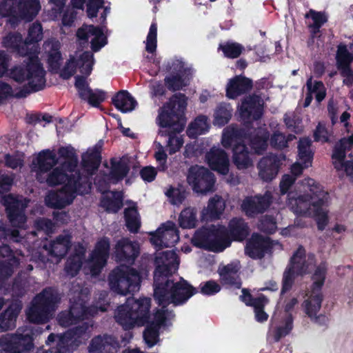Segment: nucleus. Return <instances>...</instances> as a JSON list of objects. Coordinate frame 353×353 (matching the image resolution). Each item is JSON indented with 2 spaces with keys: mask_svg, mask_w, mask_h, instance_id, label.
Masks as SVG:
<instances>
[{
  "mask_svg": "<svg viewBox=\"0 0 353 353\" xmlns=\"http://www.w3.org/2000/svg\"><path fill=\"white\" fill-rule=\"evenodd\" d=\"M325 274V268L324 266L318 267L313 276L314 283L311 294L303 303L305 313L315 321L321 318L320 316L316 317V314L321 307L322 296L320 289L323 285Z\"/></svg>",
  "mask_w": 353,
  "mask_h": 353,
  "instance_id": "15",
  "label": "nucleus"
},
{
  "mask_svg": "<svg viewBox=\"0 0 353 353\" xmlns=\"http://www.w3.org/2000/svg\"><path fill=\"white\" fill-rule=\"evenodd\" d=\"M90 187L91 183L88 177H82L79 181H74L71 176L69 181L59 190L48 193L45 199L46 203L51 208H63L70 204L77 194L88 193Z\"/></svg>",
  "mask_w": 353,
  "mask_h": 353,
  "instance_id": "8",
  "label": "nucleus"
},
{
  "mask_svg": "<svg viewBox=\"0 0 353 353\" xmlns=\"http://www.w3.org/2000/svg\"><path fill=\"white\" fill-rule=\"evenodd\" d=\"M239 269V262H232L226 265L220 266L218 272L221 283L225 285H234L236 288H239L240 283L238 281Z\"/></svg>",
  "mask_w": 353,
  "mask_h": 353,
  "instance_id": "34",
  "label": "nucleus"
},
{
  "mask_svg": "<svg viewBox=\"0 0 353 353\" xmlns=\"http://www.w3.org/2000/svg\"><path fill=\"white\" fill-rule=\"evenodd\" d=\"M169 198L170 202L173 205H180L185 198V192L181 188L170 186L165 192Z\"/></svg>",
  "mask_w": 353,
  "mask_h": 353,
  "instance_id": "58",
  "label": "nucleus"
},
{
  "mask_svg": "<svg viewBox=\"0 0 353 353\" xmlns=\"http://www.w3.org/2000/svg\"><path fill=\"white\" fill-rule=\"evenodd\" d=\"M21 0H1L0 1V18L12 17L17 19L18 8Z\"/></svg>",
  "mask_w": 353,
  "mask_h": 353,
  "instance_id": "51",
  "label": "nucleus"
},
{
  "mask_svg": "<svg viewBox=\"0 0 353 353\" xmlns=\"http://www.w3.org/2000/svg\"><path fill=\"white\" fill-rule=\"evenodd\" d=\"M42 50L43 57L46 60L50 68L53 70L59 69L62 61L59 41L54 38L47 39L43 44Z\"/></svg>",
  "mask_w": 353,
  "mask_h": 353,
  "instance_id": "26",
  "label": "nucleus"
},
{
  "mask_svg": "<svg viewBox=\"0 0 353 353\" xmlns=\"http://www.w3.org/2000/svg\"><path fill=\"white\" fill-rule=\"evenodd\" d=\"M232 108L230 104L222 103L217 106L214 114V124L222 126L231 119Z\"/></svg>",
  "mask_w": 353,
  "mask_h": 353,
  "instance_id": "47",
  "label": "nucleus"
},
{
  "mask_svg": "<svg viewBox=\"0 0 353 353\" xmlns=\"http://www.w3.org/2000/svg\"><path fill=\"white\" fill-rule=\"evenodd\" d=\"M259 228L265 232H274L276 230V222L272 216H265L260 220Z\"/></svg>",
  "mask_w": 353,
  "mask_h": 353,
  "instance_id": "64",
  "label": "nucleus"
},
{
  "mask_svg": "<svg viewBox=\"0 0 353 353\" xmlns=\"http://www.w3.org/2000/svg\"><path fill=\"white\" fill-rule=\"evenodd\" d=\"M311 141L308 138H303L300 139L298 149L299 161H304L305 167H310L312 165V152L310 148Z\"/></svg>",
  "mask_w": 353,
  "mask_h": 353,
  "instance_id": "49",
  "label": "nucleus"
},
{
  "mask_svg": "<svg viewBox=\"0 0 353 353\" xmlns=\"http://www.w3.org/2000/svg\"><path fill=\"white\" fill-rule=\"evenodd\" d=\"M187 97L181 93L175 94L165 103L169 105L170 110L173 111L180 118L183 114L187 107Z\"/></svg>",
  "mask_w": 353,
  "mask_h": 353,
  "instance_id": "48",
  "label": "nucleus"
},
{
  "mask_svg": "<svg viewBox=\"0 0 353 353\" xmlns=\"http://www.w3.org/2000/svg\"><path fill=\"white\" fill-rule=\"evenodd\" d=\"M173 111L169 108V105L165 103L159 110V114L157 118L158 125L161 128H169L179 133L183 130L184 125L180 121Z\"/></svg>",
  "mask_w": 353,
  "mask_h": 353,
  "instance_id": "29",
  "label": "nucleus"
},
{
  "mask_svg": "<svg viewBox=\"0 0 353 353\" xmlns=\"http://www.w3.org/2000/svg\"><path fill=\"white\" fill-rule=\"evenodd\" d=\"M41 9L39 0H21L18 8L17 19L31 21Z\"/></svg>",
  "mask_w": 353,
  "mask_h": 353,
  "instance_id": "35",
  "label": "nucleus"
},
{
  "mask_svg": "<svg viewBox=\"0 0 353 353\" xmlns=\"http://www.w3.org/2000/svg\"><path fill=\"white\" fill-rule=\"evenodd\" d=\"M126 226L132 232H137L140 226V221L136 208H130L125 210Z\"/></svg>",
  "mask_w": 353,
  "mask_h": 353,
  "instance_id": "57",
  "label": "nucleus"
},
{
  "mask_svg": "<svg viewBox=\"0 0 353 353\" xmlns=\"http://www.w3.org/2000/svg\"><path fill=\"white\" fill-rule=\"evenodd\" d=\"M2 45L6 48L12 50L22 57H28V62L25 65L30 63V51L26 40L19 32H10L3 37Z\"/></svg>",
  "mask_w": 353,
  "mask_h": 353,
  "instance_id": "28",
  "label": "nucleus"
},
{
  "mask_svg": "<svg viewBox=\"0 0 353 353\" xmlns=\"http://www.w3.org/2000/svg\"><path fill=\"white\" fill-rule=\"evenodd\" d=\"M85 252V248L78 243L74 245V253L67 260L65 270L70 276H74L82 265V259Z\"/></svg>",
  "mask_w": 353,
  "mask_h": 353,
  "instance_id": "37",
  "label": "nucleus"
},
{
  "mask_svg": "<svg viewBox=\"0 0 353 353\" xmlns=\"http://www.w3.org/2000/svg\"><path fill=\"white\" fill-rule=\"evenodd\" d=\"M307 88L308 92L315 94L316 99L321 102L325 97V89L322 82L317 81L313 85L312 79L310 77L307 81Z\"/></svg>",
  "mask_w": 353,
  "mask_h": 353,
  "instance_id": "59",
  "label": "nucleus"
},
{
  "mask_svg": "<svg viewBox=\"0 0 353 353\" xmlns=\"http://www.w3.org/2000/svg\"><path fill=\"white\" fill-rule=\"evenodd\" d=\"M282 159L283 158L274 154L262 158L257 165L259 178L265 182L274 179L278 174Z\"/></svg>",
  "mask_w": 353,
  "mask_h": 353,
  "instance_id": "24",
  "label": "nucleus"
},
{
  "mask_svg": "<svg viewBox=\"0 0 353 353\" xmlns=\"http://www.w3.org/2000/svg\"><path fill=\"white\" fill-rule=\"evenodd\" d=\"M179 239V236L175 224L168 221L152 234L150 241L152 245L160 249L174 245Z\"/></svg>",
  "mask_w": 353,
  "mask_h": 353,
  "instance_id": "20",
  "label": "nucleus"
},
{
  "mask_svg": "<svg viewBox=\"0 0 353 353\" xmlns=\"http://www.w3.org/2000/svg\"><path fill=\"white\" fill-rule=\"evenodd\" d=\"M59 299L57 292L51 289H45L32 301L26 311L27 319L34 323H44L52 316L55 305Z\"/></svg>",
  "mask_w": 353,
  "mask_h": 353,
  "instance_id": "9",
  "label": "nucleus"
},
{
  "mask_svg": "<svg viewBox=\"0 0 353 353\" xmlns=\"http://www.w3.org/2000/svg\"><path fill=\"white\" fill-rule=\"evenodd\" d=\"M43 39V28L41 23L35 22L33 23L29 28L28 36L26 42L27 46H29V50L30 51V62L33 59H37L41 64L39 58L35 55L38 52V47L37 43Z\"/></svg>",
  "mask_w": 353,
  "mask_h": 353,
  "instance_id": "33",
  "label": "nucleus"
},
{
  "mask_svg": "<svg viewBox=\"0 0 353 353\" xmlns=\"http://www.w3.org/2000/svg\"><path fill=\"white\" fill-rule=\"evenodd\" d=\"M157 265L154 275V299L163 307L152 315L147 314V324L143 332V339L148 347L154 346L159 341V330L166 326L168 322L174 318L172 312L165 309L163 305L184 303L194 293L195 290L186 281L181 279L174 283L168 276L174 273L179 267V261L176 253L172 250L157 253L155 257Z\"/></svg>",
  "mask_w": 353,
  "mask_h": 353,
  "instance_id": "1",
  "label": "nucleus"
},
{
  "mask_svg": "<svg viewBox=\"0 0 353 353\" xmlns=\"http://www.w3.org/2000/svg\"><path fill=\"white\" fill-rule=\"evenodd\" d=\"M77 36L79 40L85 42L89 37H91V48L94 52L99 51L107 43L106 37L102 30L92 25L83 26L77 30Z\"/></svg>",
  "mask_w": 353,
  "mask_h": 353,
  "instance_id": "25",
  "label": "nucleus"
},
{
  "mask_svg": "<svg viewBox=\"0 0 353 353\" xmlns=\"http://www.w3.org/2000/svg\"><path fill=\"white\" fill-rule=\"evenodd\" d=\"M233 161L238 169H246L252 165L248 152L244 144L237 143L234 149Z\"/></svg>",
  "mask_w": 353,
  "mask_h": 353,
  "instance_id": "40",
  "label": "nucleus"
},
{
  "mask_svg": "<svg viewBox=\"0 0 353 353\" xmlns=\"http://www.w3.org/2000/svg\"><path fill=\"white\" fill-rule=\"evenodd\" d=\"M101 205L109 212H117L123 205L122 193L111 192L101 200Z\"/></svg>",
  "mask_w": 353,
  "mask_h": 353,
  "instance_id": "42",
  "label": "nucleus"
},
{
  "mask_svg": "<svg viewBox=\"0 0 353 353\" xmlns=\"http://www.w3.org/2000/svg\"><path fill=\"white\" fill-rule=\"evenodd\" d=\"M116 343L114 339L110 336H98L94 338L88 347L90 353H100L108 345L112 346Z\"/></svg>",
  "mask_w": 353,
  "mask_h": 353,
  "instance_id": "50",
  "label": "nucleus"
},
{
  "mask_svg": "<svg viewBox=\"0 0 353 353\" xmlns=\"http://www.w3.org/2000/svg\"><path fill=\"white\" fill-rule=\"evenodd\" d=\"M150 308V299L135 300L134 298H129L125 304L117 308L114 318L125 330H130L135 325H145Z\"/></svg>",
  "mask_w": 353,
  "mask_h": 353,
  "instance_id": "6",
  "label": "nucleus"
},
{
  "mask_svg": "<svg viewBox=\"0 0 353 353\" xmlns=\"http://www.w3.org/2000/svg\"><path fill=\"white\" fill-rule=\"evenodd\" d=\"M210 125L208 118L205 116H199L192 122L188 129L187 133L190 137L195 138L198 135L205 133L209 130Z\"/></svg>",
  "mask_w": 353,
  "mask_h": 353,
  "instance_id": "44",
  "label": "nucleus"
},
{
  "mask_svg": "<svg viewBox=\"0 0 353 353\" xmlns=\"http://www.w3.org/2000/svg\"><path fill=\"white\" fill-rule=\"evenodd\" d=\"M267 303V299L264 297L255 299L252 303L254 308L256 319L259 322L265 321L268 319V315L263 311V307Z\"/></svg>",
  "mask_w": 353,
  "mask_h": 353,
  "instance_id": "60",
  "label": "nucleus"
},
{
  "mask_svg": "<svg viewBox=\"0 0 353 353\" xmlns=\"http://www.w3.org/2000/svg\"><path fill=\"white\" fill-rule=\"evenodd\" d=\"M110 250V242L108 238L102 237L97 241L94 250L85 263V268L88 269L92 275L98 274L105 265Z\"/></svg>",
  "mask_w": 353,
  "mask_h": 353,
  "instance_id": "17",
  "label": "nucleus"
},
{
  "mask_svg": "<svg viewBox=\"0 0 353 353\" xmlns=\"http://www.w3.org/2000/svg\"><path fill=\"white\" fill-rule=\"evenodd\" d=\"M272 195L270 191H266L263 195L245 197L241 205V210L249 216L263 213L270 205Z\"/></svg>",
  "mask_w": 353,
  "mask_h": 353,
  "instance_id": "21",
  "label": "nucleus"
},
{
  "mask_svg": "<svg viewBox=\"0 0 353 353\" xmlns=\"http://www.w3.org/2000/svg\"><path fill=\"white\" fill-rule=\"evenodd\" d=\"M94 57L90 52H77L70 56L64 66L61 76L68 79L74 74L77 70L83 75L76 77L75 86L78 90L80 97L94 107H97L105 99V93L101 90H92L87 83L85 77H88L92 70Z\"/></svg>",
  "mask_w": 353,
  "mask_h": 353,
  "instance_id": "5",
  "label": "nucleus"
},
{
  "mask_svg": "<svg viewBox=\"0 0 353 353\" xmlns=\"http://www.w3.org/2000/svg\"><path fill=\"white\" fill-rule=\"evenodd\" d=\"M12 177L0 174V203L3 205L10 222L14 227L23 228L26 217L23 212L29 201L22 196L14 197L12 194H3L8 192L12 185Z\"/></svg>",
  "mask_w": 353,
  "mask_h": 353,
  "instance_id": "7",
  "label": "nucleus"
},
{
  "mask_svg": "<svg viewBox=\"0 0 353 353\" xmlns=\"http://www.w3.org/2000/svg\"><path fill=\"white\" fill-rule=\"evenodd\" d=\"M45 74L43 68L37 59H33L28 65L13 67L9 71V77L21 85V88L13 89L8 83L0 81V102L8 96L23 98L42 90L46 84Z\"/></svg>",
  "mask_w": 353,
  "mask_h": 353,
  "instance_id": "4",
  "label": "nucleus"
},
{
  "mask_svg": "<svg viewBox=\"0 0 353 353\" xmlns=\"http://www.w3.org/2000/svg\"><path fill=\"white\" fill-rule=\"evenodd\" d=\"M190 76L170 74L165 78V84L170 90H179L189 84Z\"/></svg>",
  "mask_w": 353,
  "mask_h": 353,
  "instance_id": "43",
  "label": "nucleus"
},
{
  "mask_svg": "<svg viewBox=\"0 0 353 353\" xmlns=\"http://www.w3.org/2000/svg\"><path fill=\"white\" fill-rule=\"evenodd\" d=\"M206 159L210 167L222 174L229 171V159L225 152L221 149L212 148L206 154Z\"/></svg>",
  "mask_w": 353,
  "mask_h": 353,
  "instance_id": "30",
  "label": "nucleus"
},
{
  "mask_svg": "<svg viewBox=\"0 0 353 353\" xmlns=\"http://www.w3.org/2000/svg\"><path fill=\"white\" fill-rule=\"evenodd\" d=\"M314 263V255L309 254L306 259L305 249L299 246L292 255L290 263L283 274L282 293L291 288L296 276L308 272Z\"/></svg>",
  "mask_w": 353,
  "mask_h": 353,
  "instance_id": "13",
  "label": "nucleus"
},
{
  "mask_svg": "<svg viewBox=\"0 0 353 353\" xmlns=\"http://www.w3.org/2000/svg\"><path fill=\"white\" fill-rule=\"evenodd\" d=\"M57 158L56 154L50 150L41 152L34 163L37 166L39 172L37 174V179L40 182H43V174L50 171V170L57 163Z\"/></svg>",
  "mask_w": 353,
  "mask_h": 353,
  "instance_id": "32",
  "label": "nucleus"
},
{
  "mask_svg": "<svg viewBox=\"0 0 353 353\" xmlns=\"http://www.w3.org/2000/svg\"><path fill=\"white\" fill-rule=\"evenodd\" d=\"M116 259L120 262L131 264L139 253L138 243L132 241L126 238L119 240L114 245Z\"/></svg>",
  "mask_w": 353,
  "mask_h": 353,
  "instance_id": "22",
  "label": "nucleus"
},
{
  "mask_svg": "<svg viewBox=\"0 0 353 353\" xmlns=\"http://www.w3.org/2000/svg\"><path fill=\"white\" fill-rule=\"evenodd\" d=\"M70 311L71 312L72 316L75 319L77 323L79 321L83 320L87 318L88 315L93 316L97 313V309H89L86 310L84 303L81 299H79L78 301H74L72 305L70 307Z\"/></svg>",
  "mask_w": 353,
  "mask_h": 353,
  "instance_id": "45",
  "label": "nucleus"
},
{
  "mask_svg": "<svg viewBox=\"0 0 353 353\" xmlns=\"http://www.w3.org/2000/svg\"><path fill=\"white\" fill-rule=\"evenodd\" d=\"M336 63L339 70L350 67V64L353 61V54H351L345 46L340 45L338 47L336 52Z\"/></svg>",
  "mask_w": 353,
  "mask_h": 353,
  "instance_id": "55",
  "label": "nucleus"
},
{
  "mask_svg": "<svg viewBox=\"0 0 353 353\" xmlns=\"http://www.w3.org/2000/svg\"><path fill=\"white\" fill-rule=\"evenodd\" d=\"M353 148V134L341 139L334 146L332 159L336 170L344 169L347 176H353V160L343 162L345 152Z\"/></svg>",
  "mask_w": 353,
  "mask_h": 353,
  "instance_id": "19",
  "label": "nucleus"
},
{
  "mask_svg": "<svg viewBox=\"0 0 353 353\" xmlns=\"http://www.w3.org/2000/svg\"><path fill=\"white\" fill-rule=\"evenodd\" d=\"M114 105L122 112L133 110L137 103L134 97L126 90H121L112 98Z\"/></svg>",
  "mask_w": 353,
  "mask_h": 353,
  "instance_id": "38",
  "label": "nucleus"
},
{
  "mask_svg": "<svg viewBox=\"0 0 353 353\" xmlns=\"http://www.w3.org/2000/svg\"><path fill=\"white\" fill-rule=\"evenodd\" d=\"M329 199L327 192L307 178L298 183L296 196L288 194V205L297 214L315 218L319 230H323L329 221L328 211L323 208Z\"/></svg>",
  "mask_w": 353,
  "mask_h": 353,
  "instance_id": "2",
  "label": "nucleus"
},
{
  "mask_svg": "<svg viewBox=\"0 0 353 353\" xmlns=\"http://www.w3.org/2000/svg\"><path fill=\"white\" fill-rule=\"evenodd\" d=\"M196 210L194 208H185L180 214L179 224L183 228H192L196 226Z\"/></svg>",
  "mask_w": 353,
  "mask_h": 353,
  "instance_id": "52",
  "label": "nucleus"
},
{
  "mask_svg": "<svg viewBox=\"0 0 353 353\" xmlns=\"http://www.w3.org/2000/svg\"><path fill=\"white\" fill-rule=\"evenodd\" d=\"M165 68L170 74L191 75V69L185 62L178 58L168 61Z\"/></svg>",
  "mask_w": 353,
  "mask_h": 353,
  "instance_id": "53",
  "label": "nucleus"
},
{
  "mask_svg": "<svg viewBox=\"0 0 353 353\" xmlns=\"http://www.w3.org/2000/svg\"><path fill=\"white\" fill-rule=\"evenodd\" d=\"M192 243L196 247L214 252H221L230 244L224 230L214 226L197 230L192 239Z\"/></svg>",
  "mask_w": 353,
  "mask_h": 353,
  "instance_id": "12",
  "label": "nucleus"
},
{
  "mask_svg": "<svg viewBox=\"0 0 353 353\" xmlns=\"http://www.w3.org/2000/svg\"><path fill=\"white\" fill-rule=\"evenodd\" d=\"M87 329L88 327L83 325L77 327L74 330L68 331L61 336L51 334L48 338L47 343L50 344L51 342H54L57 338V347L50 350L38 349L36 353H64L63 350L72 351L81 343L83 340L88 339L89 335L86 332Z\"/></svg>",
  "mask_w": 353,
  "mask_h": 353,
  "instance_id": "14",
  "label": "nucleus"
},
{
  "mask_svg": "<svg viewBox=\"0 0 353 353\" xmlns=\"http://www.w3.org/2000/svg\"><path fill=\"white\" fill-rule=\"evenodd\" d=\"M252 87V81L245 77L236 76L230 80L226 88V95L230 99H235L238 96L249 91Z\"/></svg>",
  "mask_w": 353,
  "mask_h": 353,
  "instance_id": "31",
  "label": "nucleus"
},
{
  "mask_svg": "<svg viewBox=\"0 0 353 353\" xmlns=\"http://www.w3.org/2000/svg\"><path fill=\"white\" fill-rule=\"evenodd\" d=\"M263 101L256 95L245 97L240 106L239 114L243 120L250 121L256 120L262 114Z\"/></svg>",
  "mask_w": 353,
  "mask_h": 353,
  "instance_id": "23",
  "label": "nucleus"
},
{
  "mask_svg": "<svg viewBox=\"0 0 353 353\" xmlns=\"http://www.w3.org/2000/svg\"><path fill=\"white\" fill-rule=\"evenodd\" d=\"M187 181L196 192L206 194L214 191V175L205 168L192 166L188 170Z\"/></svg>",
  "mask_w": 353,
  "mask_h": 353,
  "instance_id": "16",
  "label": "nucleus"
},
{
  "mask_svg": "<svg viewBox=\"0 0 353 353\" xmlns=\"http://www.w3.org/2000/svg\"><path fill=\"white\" fill-rule=\"evenodd\" d=\"M229 231L234 239L241 241L248 234V226L242 219L234 218L229 223Z\"/></svg>",
  "mask_w": 353,
  "mask_h": 353,
  "instance_id": "46",
  "label": "nucleus"
},
{
  "mask_svg": "<svg viewBox=\"0 0 353 353\" xmlns=\"http://www.w3.org/2000/svg\"><path fill=\"white\" fill-rule=\"evenodd\" d=\"M281 245L278 242L270 241L269 238L258 234H253L248 241L245 247V254L252 259H261L265 253L274 249H281Z\"/></svg>",
  "mask_w": 353,
  "mask_h": 353,
  "instance_id": "18",
  "label": "nucleus"
},
{
  "mask_svg": "<svg viewBox=\"0 0 353 353\" xmlns=\"http://www.w3.org/2000/svg\"><path fill=\"white\" fill-rule=\"evenodd\" d=\"M59 154L63 159L61 166L50 171L46 176H42L43 182L53 186L61 183H66L71 176L74 181H79L82 177L93 175L100 165V154L97 148L94 147L87 150L82 155L81 168H77L78 158L72 148H61Z\"/></svg>",
  "mask_w": 353,
  "mask_h": 353,
  "instance_id": "3",
  "label": "nucleus"
},
{
  "mask_svg": "<svg viewBox=\"0 0 353 353\" xmlns=\"http://www.w3.org/2000/svg\"><path fill=\"white\" fill-rule=\"evenodd\" d=\"M225 57L234 59L238 57L242 52L243 47L237 43H228L224 46H220Z\"/></svg>",
  "mask_w": 353,
  "mask_h": 353,
  "instance_id": "61",
  "label": "nucleus"
},
{
  "mask_svg": "<svg viewBox=\"0 0 353 353\" xmlns=\"http://www.w3.org/2000/svg\"><path fill=\"white\" fill-rule=\"evenodd\" d=\"M0 282L10 277L19 264V259L12 253L8 245L0 248Z\"/></svg>",
  "mask_w": 353,
  "mask_h": 353,
  "instance_id": "27",
  "label": "nucleus"
},
{
  "mask_svg": "<svg viewBox=\"0 0 353 353\" xmlns=\"http://www.w3.org/2000/svg\"><path fill=\"white\" fill-rule=\"evenodd\" d=\"M157 28L155 23H152L150 28L149 33L146 39V50L153 53L157 48Z\"/></svg>",
  "mask_w": 353,
  "mask_h": 353,
  "instance_id": "63",
  "label": "nucleus"
},
{
  "mask_svg": "<svg viewBox=\"0 0 353 353\" xmlns=\"http://www.w3.org/2000/svg\"><path fill=\"white\" fill-rule=\"evenodd\" d=\"M21 311V307L15 304L9 307L0 315V331H5L15 327V321Z\"/></svg>",
  "mask_w": 353,
  "mask_h": 353,
  "instance_id": "39",
  "label": "nucleus"
},
{
  "mask_svg": "<svg viewBox=\"0 0 353 353\" xmlns=\"http://www.w3.org/2000/svg\"><path fill=\"white\" fill-rule=\"evenodd\" d=\"M34 332L31 326L20 327L14 334L0 337V353H28L34 347Z\"/></svg>",
  "mask_w": 353,
  "mask_h": 353,
  "instance_id": "11",
  "label": "nucleus"
},
{
  "mask_svg": "<svg viewBox=\"0 0 353 353\" xmlns=\"http://www.w3.org/2000/svg\"><path fill=\"white\" fill-rule=\"evenodd\" d=\"M70 246L71 236L63 234L59 235L52 241L47 250L52 256L61 259L66 254Z\"/></svg>",
  "mask_w": 353,
  "mask_h": 353,
  "instance_id": "36",
  "label": "nucleus"
},
{
  "mask_svg": "<svg viewBox=\"0 0 353 353\" xmlns=\"http://www.w3.org/2000/svg\"><path fill=\"white\" fill-rule=\"evenodd\" d=\"M240 132L233 125H230L224 129L222 136L221 143L225 148H229L232 144L236 143Z\"/></svg>",
  "mask_w": 353,
  "mask_h": 353,
  "instance_id": "56",
  "label": "nucleus"
},
{
  "mask_svg": "<svg viewBox=\"0 0 353 353\" xmlns=\"http://www.w3.org/2000/svg\"><path fill=\"white\" fill-rule=\"evenodd\" d=\"M225 209L223 199L218 195H215L210 199L208 207L203 210L202 216L203 218H217Z\"/></svg>",
  "mask_w": 353,
  "mask_h": 353,
  "instance_id": "41",
  "label": "nucleus"
},
{
  "mask_svg": "<svg viewBox=\"0 0 353 353\" xmlns=\"http://www.w3.org/2000/svg\"><path fill=\"white\" fill-rule=\"evenodd\" d=\"M129 170L130 167L124 159L114 163L112 165L110 178L112 180L113 183H117L127 175Z\"/></svg>",
  "mask_w": 353,
  "mask_h": 353,
  "instance_id": "54",
  "label": "nucleus"
},
{
  "mask_svg": "<svg viewBox=\"0 0 353 353\" xmlns=\"http://www.w3.org/2000/svg\"><path fill=\"white\" fill-rule=\"evenodd\" d=\"M141 277L134 268L121 265L115 268L109 276V284L114 292L125 295L139 291Z\"/></svg>",
  "mask_w": 353,
  "mask_h": 353,
  "instance_id": "10",
  "label": "nucleus"
},
{
  "mask_svg": "<svg viewBox=\"0 0 353 353\" xmlns=\"http://www.w3.org/2000/svg\"><path fill=\"white\" fill-rule=\"evenodd\" d=\"M294 139H295V136L292 134H289L286 138L283 134L279 132H276L271 138V144L275 148L281 149L287 147L288 141H290Z\"/></svg>",
  "mask_w": 353,
  "mask_h": 353,
  "instance_id": "62",
  "label": "nucleus"
}]
</instances>
